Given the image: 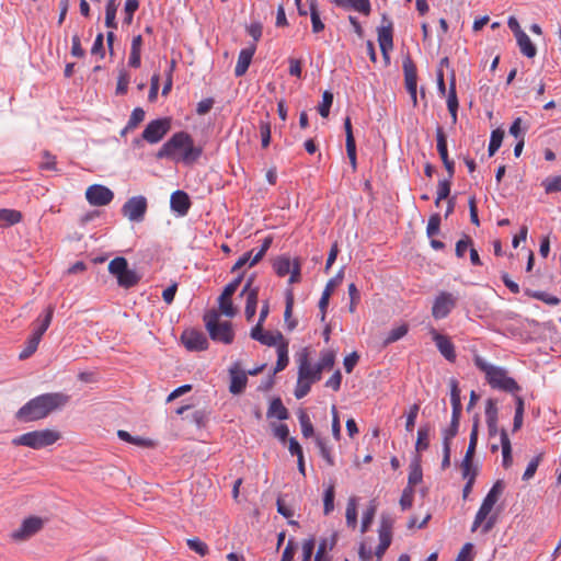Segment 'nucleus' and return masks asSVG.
Returning a JSON list of instances; mask_svg holds the SVG:
<instances>
[{"instance_id": "obj_29", "label": "nucleus", "mask_w": 561, "mask_h": 561, "mask_svg": "<svg viewBox=\"0 0 561 561\" xmlns=\"http://www.w3.org/2000/svg\"><path fill=\"white\" fill-rule=\"evenodd\" d=\"M423 479V471L421 467V459L416 456L409 466L408 486H414Z\"/></svg>"}, {"instance_id": "obj_62", "label": "nucleus", "mask_w": 561, "mask_h": 561, "mask_svg": "<svg viewBox=\"0 0 561 561\" xmlns=\"http://www.w3.org/2000/svg\"><path fill=\"white\" fill-rule=\"evenodd\" d=\"M186 543L192 551L198 553L202 557L206 556L208 552L207 545L198 538H190L187 539Z\"/></svg>"}, {"instance_id": "obj_27", "label": "nucleus", "mask_w": 561, "mask_h": 561, "mask_svg": "<svg viewBox=\"0 0 561 561\" xmlns=\"http://www.w3.org/2000/svg\"><path fill=\"white\" fill-rule=\"evenodd\" d=\"M267 417H276L279 421H285L289 417V412L283 404V401L279 397L272 399L268 410Z\"/></svg>"}, {"instance_id": "obj_12", "label": "nucleus", "mask_w": 561, "mask_h": 561, "mask_svg": "<svg viewBox=\"0 0 561 561\" xmlns=\"http://www.w3.org/2000/svg\"><path fill=\"white\" fill-rule=\"evenodd\" d=\"M43 525L44 522L42 518L37 516L27 517L22 522L21 526L11 534V537L15 541L26 540L37 534L43 528Z\"/></svg>"}, {"instance_id": "obj_17", "label": "nucleus", "mask_w": 561, "mask_h": 561, "mask_svg": "<svg viewBox=\"0 0 561 561\" xmlns=\"http://www.w3.org/2000/svg\"><path fill=\"white\" fill-rule=\"evenodd\" d=\"M378 44L383 59L389 62V51L393 48V25L391 21L388 22V25L378 27Z\"/></svg>"}, {"instance_id": "obj_44", "label": "nucleus", "mask_w": 561, "mask_h": 561, "mask_svg": "<svg viewBox=\"0 0 561 561\" xmlns=\"http://www.w3.org/2000/svg\"><path fill=\"white\" fill-rule=\"evenodd\" d=\"M436 148L442 160L444 158H449L447 148V136L442 126L436 127Z\"/></svg>"}, {"instance_id": "obj_16", "label": "nucleus", "mask_w": 561, "mask_h": 561, "mask_svg": "<svg viewBox=\"0 0 561 561\" xmlns=\"http://www.w3.org/2000/svg\"><path fill=\"white\" fill-rule=\"evenodd\" d=\"M230 386L229 391L232 394H240L247 387L248 374L240 367V363L236 362L229 368Z\"/></svg>"}, {"instance_id": "obj_49", "label": "nucleus", "mask_w": 561, "mask_h": 561, "mask_svg": "<svg viewBox=\"0 0 561 561\" xmlns=\"http://www.w3.org/2000/svg\"><path fill=\"white\" fill-rule=\"evenodd\" d=\"M442 217L438 213L432 214L428 218L426 234L428 238H433L434 236L439 233L440 230Z\"/></svg>"}, {"instance_id": "obj_2", "label": "nucleus", "mask_w": 561, "mask_h": 561, "mask_svg": "<svg viewBox=\"0 0 561 561\" xmlns=\"http://www.w3.org/2000/svg\"><path fill=\"white\" fill-rule=\"evenodd\" d=\"M473 362L476 367L484 373L485 380L491 388L512 394H515L520 390L519 385L514 378L508 376L507 370L504 367L492 365L480 355H476Z\"/></svg>"}, {"instance_id": "obj_21", "label": "nucleus", "mask_w": 561, "mask_h": 561, "mask_svg": "<svg viewBox=\"0 0 561 561\" xmlns=\"http://www.w3.org/2000/svg\"><path fill=\"white\" fill-rule=\"evenodd\" d=\"M337 542V534L332 533L328 538H322L319 542L318 550L313 561H332V557L329 554Z\"/></svg>"}, {"instance_id": "obj_7", "label": "nucleus", "mask_w": 561, "mask_h": 561, "mask_svg": "<svg viewBox=\"0 0 561 561\" xmlns=\"http://www.w3.org/2000/svg\"><path fill=\"white\" fill-rule=\"evenodd\" d=\"M171 117H159L150 121L142 130V138L150 145L160 142L171 129Z\"/></svg>"}, {"instance_id": "obj_35", "label": "nucleus", "mask_w": 561, "mask_h": 561, "mask_svg": "<svg viewBox=\"0 0 561 561\" xmlns=\"http://www.w3.org/2000/svg\"><path fill=\"white\" fill-rule=\"evenodd\" d=\"M293 262L287 255L277 256L273 262V268L279 277H284L289 274Z\"/></svg>"}, {"instance_id": "obj_20", "label": "nucleus", "mask_w": 561, "mask_h": 561, "mask_svg": "<svg viewBox=\"0 0 561 561\" xmlns=\"http://www.w3.org/2000/svg\"><path fill=\"white\" fill-rule=\"evenodd\" d=\"M256 45L251 44L249 47L240 50L237 65L234 67V76L242 77L249 69L252 58L255 54Z\"/></svg>"}, {"instance_id": "obj_11", "label": "nucleus", "mask_w": 561, "mask_h": 561, "mask_svg": "<svg viewBox=\"0 0 561 561\" xmlns=\"http://www.w3.org/2000/svg\"><path fill=\"white\" fill-rule=\"evenodd\" d=\"M405 89L410 94L413 104L415 105L417 102L416 91H417V71L416 66L411 59L410 55H407L403 59L402 64Z\"/></svg>"}, {"instance_id": "obj_31", "label": "nucleus", "mask_w": 561, "mask_h": 561, "mask_svg": "<svg viewBox=\"0 0 561 561\" xmlns=\"http://www.w3.org/2000/svg\"><path fill=\"white\" fill-rule=\"evenodd\" d=\"M259 291L260 288L256 286L254 289H251V291L248 293L244 309V314L248 321H252L253 317L256 313Z\"/></svg>"}, {"instance_id": "obj_6", "label": "nucleus", "mask_w": 561, "mask_h": 561, "mask_svg": "<svg viewBox=\"0 0 561 561\" xmlns=\"http://www.w3.org/2000/svg\"><path fill=\"white\" fill-rule=\"evenodd\" d=\"M191 141V135L186 131L174 133L157 151L156 158L162 159H175L178 151H183V147Z\"/></svg>"}, {"instance_id": "obj_47", "label": "nucleus", "mask_w": 561, "mask_h": 561, "mask_svg": "<svg viewBox=\"0 0 561 561\" xmlns=\"http://www.w3.org/2000/svg\"><path fill=\"white\" fill-rule=\"evenodd\" d=\"M458 107L459 101L456 91V78L455 73L453 72L447 95V108L448 111H458Z\"/></svg>"}, {"instance_id": "obj_61", "label": "nucleus", "mask_w": 561, "mask_h": 561, "mask_svg": "<svg viewBox=\"0 0 561 561\" xmlns=\"http://www.w3.org/2000/svg\"><path fill=\"white\" fill-rule=\"evenodd\" d=\"M146 113L142 107H135L127 122V128L135 129L144 119Z\"/></svg>"}, {"instance_id": "obj_58", "label": "nucleus", "mask_w": 561, "mask_h": 561, "mask_svg": "<svg viewBox=\"0 0 561 561\" xmlns=\"http://www.w3.org/2000/svg\"><path fill=\"white\" fill-rule=\"evenodd\" d=\"M346 523L351 527H355L357 524V511H356V500L355 497H351L346 507Z\"/></svg>"}, {"instance_id": "obj_18", "label": "nucleus", "mask_w": 561, "mask_h": 561, "mask_svg": "<svg viewBox=\"0 0 561 561\" xmlns=\"http://www.w3.org/2000/svg\"><path fill=\"white\" fill-rule=\"evenodd\" d=\"M191 199L186 192L178 190L171 194L170 207L179 216H185L191 208Z\"/></svg>"}, {"instance_id": "obj_41", "label": "nucleus", "mask_w": 561, "mask_h": 561, "mask_svg": "<svg viewBox=\"0 0 561 561\" xmlns=\"http://www.w3.org/2000/svg\"><path fill=\"white\" fill-rule=\"evenodd\" d=\"M288 345L286 342H283L277 346V362L274 368V374L284 370L288 365Z\"/></svg>"}, {"instance_id": "obj_10", "label": "nucleus", "mask_w": 561, "mask_h": 561, "mask_svg": "<svg viewBox=\"0 0 561 561\" xmlns=\"http://www.w3.org/2000/svg\"><path fill=\"white\" fill-rule=\"evenodd\" d=\"M85 198L92 206H106L113 198L114 193L102 184H92L85 191Z\"/></svg>"}, {"instance_id": "obj_3", "label": "nucleus", "mask_w": 561, "mask_h": 561, "mask_svg": "<svg viewBox=\"0 0 561 561\" xmlns=\"http://www.w3.org/2000/svg\"><path fill=\"white\" fill-rule=\"evenodd\" d=\"M219 313L211 309L204 314V322L209 336L215 342L231 344L234 339L232 324L229 321L220 322Z\"/></svg>"}, {"instance_id": "obj_33", "label": "nucleus", "mask_w": 561, "mask_h": 561, "mask_svg": "<svg viewBox=\"0 0 561 561\" xmlns=\"http://www.w3.org/2000/svg\"><path fill=\"white\" fill-rule=\"evenodd\" d=\"M307 1L309 2V13L311 19L312 32L320 33L324 30V23L321 20L317 0Z\"/></svg>"}, {"instance_id": "obj_46", "label": "nucleus", "mask_w": 561, "mask_h": 561, "mask_svg": "<svg viewBox=\"0 0 561 561\" xmlns=\"http://www.w3.org/2000/svg\"><path fill=\"white\" fill-rule=\"evenodd\" d=\"M334 95L330 90H325L322 93V101L318 105V112L323 117L327 118L330 114L331 106L333 104Z\"/></svg>"}, {"instance_id": "obj_19", "label": "nucleus", "mask_w": 561, "mask_h": 561, "mask_svg": "<svg viewBox=\"0 0 561 561\" xmlns=\"http://www.w3.org/2000/svg\"><path fill=\"white\" fill-rule=\"evenodd\" d=\"M485 421L488 425V433L490 437L500 435L501 430L497 427L499 410L494 399H488L485 404Z\"/></svg>"}, {"instance_id": "obj_56", "label": "nucleus", "mask_w": 561, "mask_h": 561, "mask_svg": "<svg viewBox=\"0 0 561 561\" xmlns=\"http://www.w3.org/2000/svg\"><path fill=\"white\" fill-rule=\"evenodd\" d=\"M541 185L545 187L547 194L561 191V175L547 178L542 181Z\"/></svg>"}, {"instance_id": "obj_42", "label": "nucleus", "mask_w": 561, "mask_h": 561, "mask_svg": "<svg viewBox=\"0 0 561 561\" xmlns=\"http://www.w3.org/2000/svg\"><path fill=\"white\" fill-rule=\"evenodd\" d=\"M525 295L538 299L549 306H558L561 301L558 297L541 290L525 289Z\"/></svg>"}, {"instance_id": "obj_52", "label": "nucleus", "mask_w": 561, "mask_h": 561, "mask_svg": "<svg viewBox=\"0 0 561 561\" xmlns=\"http://www.w3.org/2000/svg\"><path fill=\"white\" fill-rule=\"evenodd\" d=\"M335 363V354L332 351L323 352L320 360L316 364L318 371L322 373L323 369L332 368Z\"/></svg>"}, {"instance_id": "obj_8", "label": "nucleus", "mask_w": 561, "mask_h": 561, "mask_svg": "<svg viewBox=\"0 0 561 561\" xmlns=\"http://www.w3.org/2000/svg\"><path fill=\"white\" fill-rule=\"evenodd\" d=\"M148 209L147 198L137 195L128 198L123 205L121 211L124 217L133 222H141Z\"/></svg>"}, {"instance_id": "obj_63", "label": "nucleus", "mask_w": 561, "mask_h": 561, "mask_svg": "<svg viewBox=\"0 0 561 561\" xmlns=\"http://www.w3.org/2000/svg\"><path fill=\"white\" fill-rule=\"evenodd\" d=\"M472 239L465 234L462 239L458 240L457 243H456V249H455V253H456V256L461 259L465 256L467 250L469 248H472Z\"/></svg>"}, {"instance_id": "obj_64", "label": "nucleus", "mask_w": 561, "mask_h": 561, "mask_svg": "<svg viewBox=\"0 0 561 561\" xmlns=\"http://www.w3.org/2000/svg\"><path fill=\"white\" fill-rule=\"evenodd\" d=\"M473 545L471 542H467L462 546L455 561H472L473 554Z\"/></svg>"}, {"instance_id": "obj_1", "label": "nucleus", "mask_w": 561, "mask_h": 561, "mask_svg": "<svg viewBox=\"0 0 561 561\" xmlns=\"http://www.w3.org/2000/svg\"><path fill=\"white\" fill-rule=\"evenodd\" d=\"M68 403V396L60 392H48L36 396L23 404L16 412L15 419L22 423L43 420L62 409Z\"/></svg>"}, {"instance_id": "obj_32", "label": "nucleus", "mask_w": 561, "mask_h": 561, "mask_svg": "<svg viewBox=\"0 0 561 561\" xmlns=\"http://www.w3.org/2000/svg\"><path fill=\"white\" fill-rule=\"evenodd\" d=\"M298 421L301 427V434L305 438H314V436H317L309 414L302 409L298 411Z\"/></svg>"}, {"instance_id": "obj_28", "label": "nucleus", "mask_w": 561, "mask_h": 561, "mask_svg": "<svg viewBox=\"0 0 561 561\" xmlns=\"http://www.w3.org/2000/svg\"><path fill=\"white\" fill-rule=\"evenodd\" d=\"M500 440L502 446V465L504 468H508L513 462V458L511 440L505 428H501Z\"/></svg>"}, {"instance_id": "obj_40", "label": "nucleus", "mask_w": 561, "mask_h": 561, "mask_svg": "<svg viewBox=\"0 0 561 561\" xmlns=\"http://www.w3.org/2000/svg\"><path fill=\"white\" fill-rule=\"evenodd\" d=\"M430 424H423L417 430V439L415 443V449L416 451H423L428 448V437H430Z\"/></svg>"}, {"instance_id": "obj_57", "label": "nucleus", "mask_w": 561, "mask_h": 561, "mask_svg": "<svg viewBox=\"0 0 561 561\" xmlns=\"http://www.w3.org/2000/svg\"><path fill=\"white\" fill-rule=\"evenodd\" d=\"M38 344L39 341L30 335V337L25 342V347L19 354V358L26 359L30 356H32L36 352Z\"/></svg>"}, {"instance_id": "obj_53", "label": "nucleus", "mask_w": 561, "mask_h": 561, "mask_svg": "<svg viewBox=\"0 0 561 561\" xmlns=\"http://www.w3.org/2000/svg\"><path fill=\"white\" fill-rule=\"evenodd\" d=\"M450 187H451V180H449V179H444L438 182L437 196L435 199L436 206L439 205L440 201L448 198V196L450 194Z\"/></svg>"}, {"instance_id": "obj_13", "label": "nucleus", "mask_w": 561, "mask_h": 561, "mask_svg": "<svg viewBox=\"0 0 561 561\" xmlns=\"http://www.w3.org/2000/svg\"><path fill=\"white\" fill-rule=\"evenodd\" d=\"M182 343L191 352H201L208 348V340L204 332L196 329H188L182 333Z\"/></svg>"}, {"instance_id": "obj_5", "label": "nucleus", "mask_w": 561, "mask_h": 561, "mask_svg": "<svg viewBox=\"0 0 561 561\" xmlns=\"http://www.w3.org/2000/svg\"><path fill=\"white\" fill-rule=\"evenodd\" d=\"M108 273L113 275L117 285L122 288L129 289L136 286L140 276L136 273V271L130 270L128 266V261L124 256L114 257L107 266Z\"/></svg>"}, {"instance_id": "obj_22", "label": "nucleus", "mask_w": 561, "mask_h": 561, "mask_svg": "<svg viewBox=\"0 0 561 561\" xmlns=\"http://www.w3.org/2000/svg\"><path fill=\"white\" fill-rule=\"evenodd\" d=\"M53 318V308L49 306L44 314L39 316L34 322H33V331L31 336L35 337L41 342L42 336L48 329Z\"/></svg>"}, {"instance_id": "obj_15", "label": "nucleus", "mask_w": 561, "mask_h": 561, "mask_svg": "<svg viewBox=\"0 0 561 561\" xmlns=\"http://www.w3.org/2000/svg\"><path fill=\"white\" fill-rule=\"evenodd\" d=\"M432 339L438 350V352L442 354V356L450 362L454 363L456 360V351L455 345L449 339V336L444 335L439 333L437 330L432 329L431 330Z\"/></svg>"}, {"instance_id": "obj_34", "label": "nucleus", "mask_w": 561, "mask_h": 561, "mask_svg": "<svg viewBox=\"0 0 561 561\" xmlns=\"http://www.w3.org/2000/svg\"><path fill=\"white\" fill-rule=\"evenodd\" d=\"M478 436H479V416L476 415L473 419L469 445H468L465 457L473 459L476 449H477V445H478Z\"/></svg>"}, {"instance_id": "obj_37", "label": "nucleus", "mask_w": 561, "mask_h": 561, "mask_svg": "<svg viewBox=\"0 0 561 561\" xmlns=\"http://www.w3.org/2000/svg\"><path fill=\"white\" fill-rule=\"evenodd\" d=\"M118 3L117 0H107L105 5V26L107 28H117L116 12Z\"/></svg>"}, {"instance_id": "obj_43", "label": "nucleus", "mask_w": 561, "mask_h": 561, "mask_svg": "<svg viewBox=\"0 0 561 561\" xmlns=\"http://www.w3.org/2000/svg\"><path fill=\"white\" fill-rule=\"evenodd\" d=\"M232 296H225V293L222 291L221 295L218 297V308L222 314L226 317H234L237 313V309L234 308L232 300Z\"/></svg>"}, {"instance_id": "obj_24", "label": "nucleus", "mask_w": 561, "mask_h": 561, "mask_svg": "<svg viewBox=\"0 0 561 561\" xmlns=\"http://www.w3.org/2000/svg\"><path fill=\"white\" fill-rule=\"evenodd\" d=\"M202 153H203L202 147H196L194 145V139L191 136V141L187 142L183 147V151L181 154V161L186 165H191V164L195 163L201 158Z\"/></svg>"}, {"instance_id": "obj_39", "label": "nucleus", "mask_w": 561, "mask_h": 561, "mask_svg": "<svg viewBox=\"0 0 561 561\" xmlns=\"http://www.w3.org/2000/svg\"><path fill=\"white\" fill-rule=\"evenodd\" d=\"M503 138H504L503 129L496 128L491 131L490 141H489V146H488L489 157H493L495 154V152L500 149Z\"/></svg>"}, {"instance_id": "obj_45", "label": "nucleus", "mask_w": 561, "mask_h": 561, "mask_svg": "<svg viewBox=\"0 0 561 561\" xmlns=\"http://www.w3.org/2000/svg\"><path fill=\"white\" fill-rule=\"evenodd\" d=\"M335 489L334 484H330L323 492V514L329 515L334 510Z\"/></svg>"}, {"instance_id": "obj_30", "label": "nucleus", "mask_w": 561, "mask_h": 561, "mask_svg": "<svg viewBox=\"0 0 561 561\" xmlns=\"http://www.w3.org/2000/svg\"><path fill=\"white\" fill-rule=\"evenodd\" d=\"M516 41L519 50L524 56H526L527 58H534L536 56L537 47L526 33L519 34L516 37Z\"/></svg>"}, {"instance_id": "obj_55", "label": "nucleus", "mask_w": 561, "mask_h": 561, "mask_svg": "<svg viewBox=\"0 0 561 561\" xmlns=\"http://www.w3.org/2000/svg\"><path fill=\"white\" fill-rule=\"evenodd\" d=\"M272 243H273V237L272 236H267L262 241L261 248L257 251V253L252 257V260L250 262V266L256 265L264 257V255L266 254V252L271 248Z\"/></svg>"}, {"instance_id": "obj_59", "label": "nucleus", "mask_w": 561, "mask_h": 561, "mask_svg": "<svg viewBox=\"0 0 561 561\" xmlns=\"http://www.w3.org/2000/svg\"><path fill=\"white\" fill-rule=\"evenodd\" d=\"M460 420L451 419L450 424L443 431V444L450 443L454 437L458 434Z\"/></svg>"}, {"instance_id": "obj_38", "label": "nucleus", "mask_w": 561, "mask_h": 561, "mask_svg": "<svg viewBox=\"0 0 561 561\" xmlns=\"http://www.w3.org/2000/svg\"><path fill=\"white\" fill-rule=\"evenodd\" d=\"M504 489H505V483L503 480L495 481L493 483V485L491 486V489L489 490V492L486 493V495L484 496L483 502L494 506L496 504L499 497L503 493Z\"/></svg>"}, {"instance_id": "obj_26", "label": "nucleus", "mask_w": 561, "mask_h": 561, "mask_svg": "<svg viewBox=\"0 0 561 561\" xmlns=\"http://www.w3.org/2000/svg\"><path fill=\"white\" fill-rule=\"evenodd\" d=\"M316 446L319 449L320 456L324 459L328 466L333 467L335 465L334 457L332 455V446L329 445V440L321 435L314 436Z\"/></svg>"}, {"instance_id": "obj_14", "label": "nucleus", "mask_w": 561, "mask_h": 561, "mask_svg": "<svg viewBox=\"0 0 561 561\" xmlns=\"http://www.w3.org/2000/svg\"><path fill=\"white\" fill-rule=\"evenodd\" d=\"M250 337L266 346H278L284 342V336L279 331L275 333L265 331L261 324H255L251 328Z\"/></svg>"}, {"instance_id": "obj_50", "label": "nucleus", "mask_w": 561, "mask_h": 561, "mask_svg": "<svg viewBox=\"0 0 561 561\" xmlns=\"http://www.w3.org/2000/svg\"><path fill=\"white\" fill-rule=\"evenodd\" d=\"M139 1L138 0H126L124 5V19L123 23L126 25L131 24L134 14L138 10Z\"/></svg>"}, {"instance_id": "obj_36", "label": "nucleus", "mask_w": 561, "mask_h": 561, "mask_svg": "<svg viewBox=\"0 0 561 561\" xmlns=\"http://www.w3.org/2000/svg\"><path fill=\"white\" fill-rule=\"evenodd\" d=\"M22 214L14 209H0V227L12 226L20 222Z\"/></svg>"}, {"instance_id": "obj_25", "label": "nucleus", "mask_w": 561, "mask_h": 561, "mask_svg": "<svg viewBox=\"0 0 561 561\" xmlns=\"http://www.w3.org/2000/svg\"><path fill=\"white\" fill-rule=\"evenodd\" d=\"M298 377H300V379H304L306 381H310V383H313L321 379V373L318 371L314 366H311L308 363L307 357H304L299 365Z\"/></svg>"}, {"instance_id": "obj_60", "label": "nucleus", "mask_w": 561, "mask_h": 561, "mask_svg": "<svg viewBox=\"0 0 561 561\" xmlns=\"http://www.w3.org/2000/svg\"><path fill=\"white\" fill-rule=\"evenodd\" d=\"M117 436L129 444H134L137 446H148L149 442L146 438L139 437V436H133L128 432L119 430L117 432Z\"/></svg>"}, {"instance_id": "obj_4", "label": "nucleus", "mask_w": 561, "mask_h": 561, "mask_svg": "<svg viewBox=\"0 0 561 561\" xmlns=\"http://www.w3.org/2000/svg\"><path fill=\"white\" fill-rule=\"evenodd\" d=\"M61 437L56 430L44 428L24 433L15 437L12 443L15 446H26L33 449H41L55 444Z\"/></svg>"}, {"instance_id": "obj_54", "label": "nucleus", "mask_w": 561, "mask_h": 561, "mask_svg": "<svg viewBox=\"0 0 561 561\" xmlns=\"http://www.w3.org/2000/svg\"><path fill=\"white\" fill-rule=\"evenodd\" d=\"M523 124V119L522 117H516L512 125L510 126V134L516 138L517 140L518 139H525V133L527 131L528 129V126H522Z\"/></svg>"}, {"instance_id": "obj_51", "label": "nucleus", "mask_w": 561, "mask_h": 561, "mask_svg": "<svg viewBox=\"0 0 561 561\" xmlns=\"http://www.w3.org/2000/svg\"><path fill=\"white\" fill-rule=\"evenodd\" d=\"M376 510H377V505L375 503V501H370V504L369 506L367 507V510L364 512L363 514V518H362V533H366L370 526V524L373 523V519L375 517V514H376Z\"/></svg>"}, {"instance_id": "obj_23", "label": "nucleus", "mask_w": 561, "mask_h": 561, "mask_svg": "<svg viewBox=\"0 0 561 561\" xmlns=\"http://www.w3.org/2000/svg\"><path fill=\"white\" fill-rule=\"evenodd\" d=\"M332 2L344 10H354L364 15H369L371 4L369 0H332Z\"/></svg>"}, {"instance_id": "obj_48", "label": "nucleus", "mask_w": 561, "mask_h": 561, "mask_svg": "<svg viewBox=\"0 0 561 561\" xmlns=\"http://www.w3.org/2000/svg\"><path fill=\"white\" fill-rule=\"evenodd\" d=\"M409 328L407 324H401L392 329L383 341V346L392 344L408 334Z\"/></svg>"}, {"instance_id": "obj_9", "label": "nucleus", "mask_w": 561, "mask_h": 561, "mask_svg": "<svg viewBox=\"0 0 561 561\" xmlns=\"http://www.w3.org/2000/svg\"><path fill=\"white\" fill-rule=\"evenodd\" d=\"M457 298L447 291L439 293L432 307V316L436 320H442L448 317L451 310L456 307Z\"/></svg>"}]
</instances>
